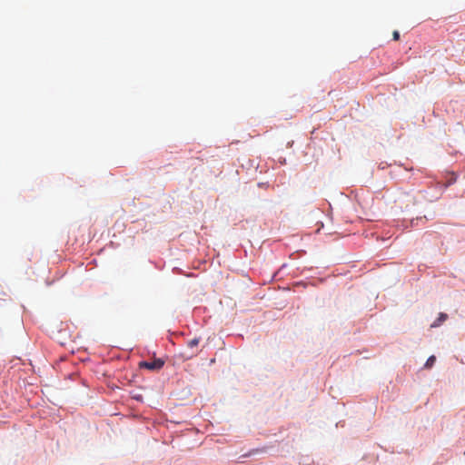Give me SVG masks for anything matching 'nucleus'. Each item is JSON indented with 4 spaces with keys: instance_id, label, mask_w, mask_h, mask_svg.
Returning <instances> with one entry per match:
<instances>
[{
    "instance_id": "obj_5",
    "label": "nucleus",
    "mask_w": 465,
    "mask_h": 465,
    "mask_svg": "<svg viewBox=\"0 0 465 465\" xmlns=\"http://www.w3.org/2000/svg\"><path fill=\"white\" fill-rule=\"evenodd\" d=\"M392 38L393 40L398 41L400 39V33L398 31H393Z\"/></svg>"
},
{
    "instance_id": "obj_4",
    "label": "nucleus",
    "mask_w": 465,
    "mask_h": 465,
    "mask_svg": "<svg viewBox=\"0 0 465 465\" xmlns=\"http://www.w3.org/2000/svg\"><path fill=\"white\" fill-rule=\"evenodd\" d=\"M199 342H200V338H193L187 342V346L189 348H194V347L198 346Z\"/></svg>"
},
{
    "instance_id": "obj_3",
    "label": "nucleus",
    "mask_w": 465,
    "mask_h": 465,
    "mask_svg": "<svg viewBox=\"0 0 465 465\" xmlns=\"http://www.w3.org/2000/svg\"><path fill=\"white\" fill-rule=\"evenodd\" d=\"M436 361V357L434 355H431L428 358L427 361L424 364V367L426 369H430Z\"/></svg>"
},
{
    "instance_id": "obj_1",
    "label": "nucleus",
    "mask_w": 465,
    "mask_h": 465,
    "mask_svg": "<svg viewBox=\"0 0 465 465\" xmlns=\"http://www.w3.org/2000/svg\"><path fill=\"white\" fill-rule=\"evenodd\" d=\"M164 361L161 359H154L152 361H142L140 367L151 371H158L163 368Z\"/></svg>"
},
{
    "instance_id": "obj_2",
    "label": "nucleus",
    "mask_w": 465,
    "mask_h": 465,
    "mask_svg": "<svg viewBox=\"0 0 465 465\" xmlns=\"http://www.w3.org/2000/svg\"><path fill=\"white\" fill-rule=\"evenodd\" d=\"M448 319V315L444 312H440L437 320L431 324V328L439 327L442 322Z\"/></svg>"
}]
</instances>
